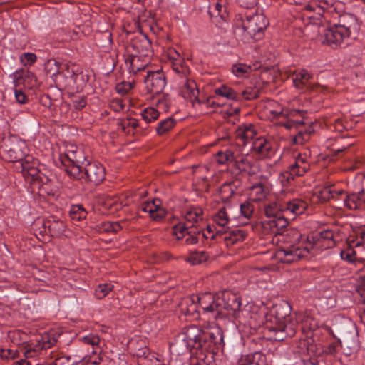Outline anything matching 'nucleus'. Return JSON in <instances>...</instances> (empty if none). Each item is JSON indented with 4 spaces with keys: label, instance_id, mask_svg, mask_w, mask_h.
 Returning <instances> with one entry per match:
<instances>
[{
    "label": "nucleus",
    "instance_id": "nucleus-1",
    "mask_svg": "<svg viewBox=\"0 0 365 365\" xmlns=\"http://www.w3.org/2000/svg\"><path fill=\"white\" fill-rule=\"evenodd\" d=\"M0 153L6 160L17 163L16 168L30 185L32 193L43 197L51 193V180L48 171L43 172L38 160L28 154L25 141L16 135L5 138L0 144Z\"/></svg>",
    "mask_w": 365,
    "mask_h": 365
},
{
    "label": "nucleus",
    "instance_id": "nucleus-2",
    "mask_svg": "<svg viewBox=\"0 0 365 365\" xmlns=\"http://www.w3.org/2000/svg\"><path fill=\"white\" fill-rule=\"evenodd\" d=\"M342 7L341 4L336 15H330L327 19H322L321 24L315 25L322 43L337 46L359 30L354 15L349 13L340 14Z\"/></svg>",
    "mask_w": 365,
    "mask_h": 365
},
{
    "label": "nucleus",
    "instance_id": "nucleus-3",
    "mask_svg": "<svg viewBox=\"0 0 365 365\" xmlns=\"http://www.w3.org/2000/svg\"><path fill=\"white\" fill-rule=\"evenodd\" d=\"M269 24L263 14H238L233 19L234 34L242 42L250 43L262 39Z\"/></svg>",
    "mask_w": 365,
    "mask_h": 365
},
{
    "label": "nucleus",
    "instance_id": "nucleus-4",
    "mask_svg": "<svg viewBox=\"0 0 365 365\" xmlns=\"http://www.w3.org/2000/svg\"><path fill=\"white\" fill-rule=\"evenodd\" d=\"M334 233L331 230H324L313 233L307 237L304 247H292L287 252H280L279 255L284 257L287 262H297L307 258L312 250H327L335 246Z\"/></svg>",
    "mask_w": 365,
    "mask_h": 365
},
{
    "label": "nucleus",
    "instance_id": "nucleus-5",
    "mask_svg": "<svg viewBox=\"0 0 365 365\" xmlns=\"http://www.w3.org/2000/svg\"><path fill=\"white\" fill-rule=\"evenodd\" d=\"M296 4H306L302 20L306 26L319 25L322 19L336 15L341 2L334 0H293Z\"/></svg>",
    "mask_w": 365,
    "mask_h": 365
},
{
    "label": "nucleus",
    "instance_id": "nucleus-6",
    "mask_svg": "<svg viewBox=\"0 0 365 365\" xmlns=\"http://www.w3.org/2000/svg\"><path fill=\"white\" fill-rule=\"evenodd\" d=\"M224 336L219 327H211L202 334V351H198L197 365H215V355L224 346Z\"/></svg>",
    "mask_w": 365,
    "mask_h": 365
},
{
    "label": "nucleus",
    "instance_id": "nucleus-7",
    "mask_svg": "<svg viewBox=\"0 0 365 365\" xmlns=\"http://www.w3.org/2000/svg\"><path fill=\"white\" fill-rule=\"evenodd\" d=\"M290 311L291 308L287 304L275 307V325L270 329V331L274 332L275 341H281L287 336H294L297 324L292 321Z\"/></svg>",
    "mask_w": 365,
    "mask_h": 365
},
{
    "label": "nucleus",
    "instance_id": "nucleus-8",
    "mask_svg": "<svg viewBox=\"0 0 365 365\" xmlns=\"http://www.w3.org/2000/svg\"><path fill=\"white\" fill-rule=\"evenodd\" d=\"M270 113L274 118H284L286 119L285 122H280L287 129L290 130L293 128L297 129V134L294 135L293 142L294 144L303 145L308 141L310 138V135L313 130L311 128H303L304 124L303 120L293 119V117L300 115L299 110H289L287 109L279 108L270 110Z\"/></svg>",
    "mask_w": 365,
    "mask_h": 365
},
{
    "label": "nucleus",
    "instance_id": "nucleus-9",
    "mask_svg": "<svg viewBox=\"0 0 365 365\" xmlns=\"http://www.w3.org/2000/svg\"><path fill=\"white\" fill-rule=\"evenodd\" d=\"M61 69H59L53 79L56 85L63 89L74 90L82 87L85 83L82 71L74 63H62Z\"/></svg>",
    "mask_w": 365,
    "mask_h": 365
},
{
    "label": "nucleus",
    "instance_id": "nucleus-10",
    "mask_svg": "<svg viewBox=\"0 0 365 365\" xmlns=\"http://www.w3.org/2000/svg\"><path fill=\"white\" fill-rule=\"evenodd\" d=\"M55 343L54 339H51L48 336H41L40 339H36V343L28 344L24 349L21 350L26 359L16 361L12 365H43L41 363L34 364L29 359L41 357L45 354L46 349L52 347Z\"/></svg>",
    "mask_w": 365,
    "mask_h": 365
},
{
    "label": "nucleus",
    "instance_id": "nucleus-11",
    "mask_svg": "<svg viewBox=\"0 0 365 365\" xmlns=\"http://www.w3.org/2000/svg\"><path fill=\"white\" fill-rule=\"evenodd\" d=\"M310 168V152L298 153L294 156V161L288 166L287 170L282 173L279 180L285 186L293 180L296 176H302Z\"/></svg>",
    "mask_w": 365,
    "mask_h": 365
},
{
    "label": "nucleus",
    "instance_id": "nucleus-12",
    "mask_svg": "<svg viewBox=\"0 0 365 365\" xmlns=\"http://www.w3.org/2000/svg\"><path fill=\"white\" fill-rule=\"evenodd\" d=\"M173 233L178 240H183V243L187 245L197 244L200 238L202 240L209 237L203 231L195 230L192 226L182 223L174 226Z\"/></svg>",
    "mask_w": 365,
    "mask_h": 365
},
{
    "label": "nucleus",
    "instance_id": "nucleus-13",
    "mask_svg": "<svg viewBox=\"0 0 365 365\" xmlns=\"http://www.w3.org/2000/svg\"><path fill=\"white\" fill-rule=\"evenodd\" d=\"M279 240L283 241L287 243V245L284 247H282L277 252V259L282 263H292L293 262H287L284 260V257H281L279 255L280 252H287L289 250H291L292 247H304L307 242V238L302 237L300 232L296 230H286L285 233H283V231L281 232V235Z\"/></svg>",
    "mask_w": 365,
    "mask_h": 365
},
{
    "label": "nucleus",
    "instance_id": "nucleus-14",
    "mask_svg": "<svg viewBox=\"0 0 365 365\" xmlns=\"http://www.w3.org/2000/svg\"><path fill=\"white\" fill-rule=\"evenodd\" d=\"M146 73L144 83L148 92L153 95L160 94L167 83L165 73L161 69L154 71H148Z\"/></svg>",
    "mask_w": 365,
    "mask_h": 365
},
{
    "label": "nucleus",
    "instance_id": "nucleus-15",
    "mask_svg": "<svg viewBox=\"0 0 365 365\" xmlns=\"http://www.w3.org/2000/svg\"><path fill=\"white\" fill-rule=\"evenodd\" d=\"M233 167L239 173H244L250 176L259 171L258 163L252 157L243 154L240 150Z\"/></svg>",
    "mask_w": 365,
    "mask_h": 365
},
{
    "label": "nucleus",
    "instance_id": "nucleus-16",
    "mask_svg": "<svg viewBox=\"0 0 365 365\" xmlns=\"http://www.w3.org/2000/svg\"><path fill=\"white\" fill-rule=\"evenodd\" d=\"M179 89L180 95L190 101L193 106L200 102V91L196 82L191 78H186L179 82Z\"/></svg>",
    "mask_w": 365,
    "mask_h": 365
},
{
    "label": "nucleus",
    "instance_id": "nucleus-17",
    "mask_svg": "<svg viewBox=\"0 0 365 365\" xmlns=\"http://www.w3.org/2000/svg\"><path fill=\"white\" fill-rule=\"evenodd\" d=\"M288 225V221L284 217H277L271 219L264 220L261 222L262 232L264 235H281Z\"/></svg>",
    "mask_w": 365,
    "mask_h": 365
},
{
    "label": "nucleus",
    "instance_id": "nucleus-18",
    "mask_svg": "<svg viewBox=\"0 0 365 365\" xmlns=\"http://www.w3.org/2000/svg\"><path fill=\"white\" fill-rule=\"evenodd\" d=\"M84 175L86 180L98 185L105 179L106 171L102 164L91 162L84 168Z\"/></svg>",
    "mask_w": 365,
    "mask_h": 365
},
{
    "label": "nucleus",
    "instance_id": "nucleus-19",
    "mask_svg": "<svg viewBox=\"0 0 365 365\" xmlns=\"http://www.w3.org/2000/svg\"><path fill=\"white\" fill-rule=\"evenodd\" d=\"M86 160L83 150L77 146L69 145L63 154L60 155L62 165H81Z\"/></svg>",
    "mask_w": 365,
    "mask_h": 365
},
{
    "label": "nucleus",
    "instance_id": "nucleus-20",
    "mask_svg": "<svg viewBox=\"0 0 365 365\" xmlns=\"http://www.w3.org/2000/svg\"><path fill=\"white\" fill-rule=\"evenodd\" d=\"M139 210L148 212L150 217L155 221L161 220L166 215L165 210L161 207V201L157 198L151 201L143 202L139 206Z\"/></svg>",
    "mask_w": 365,
    "mask_h": 365
},
{
    "label": "nucleus",
    "instance_id": "nucleus-21",
    "mask_svg": "<svg viewBox=\"0 0 365 365\" xmlns=\"http://www.w3.org/2000/svg\"><path fill=\"white\" fill-rule=\"evenodd\" d=\"M240 148L239 145H231L227 148H223L215 155V160L220 165L235 164Z\"/></svg>",
    "mask_w": 365,
    "mask_h": 365
},
{
    "label": "nucleus",
    "instance_id": "nucleus-22",
    "mask_svg": "<svg viewBox=\"0 0 365 365\" xmlns=\"http://www.w3.org/2000/svg\"><path fill=\"white\" fill-rule=\"evenodd\" d=\"M344 205L350 210L365 209V191L363 190L358 193L341 195Z\"/></svg>",
    "mask_w": 365,
    "mask_h": 365
},
{
    "label": "nucleus",
    "instance_id": "nucleus-23",
    "mask_svg": "<svg viewBox=\"0 0 365 365\" xmlns=\"http://www.w3.org/2000/svg\"><path fill=\"white\" fill-rule=\"evenodd\" d=\"M222 299L225 302V312L227 313V315L232 312L234 316L238 317L242 306L240 297L235 294L225 291L222 293Z\"/></svg>",
    "mask_w": 365,
    "mask_h": 365
},
{
    "label": "nucleus",
    "instance_id": "nucleus-24",
    "mask_svg": "<svg viewBox=\"0 0 365 365\" xmlns=\"http://www.w3.org/2000/svg\"><path fill=\"white\" fill-rule=\"evenodd\" d=\"M195 297L196 295H192L182 300L180 304V309L182 314L194 318L199 317L200 309Z\"/></svg>",
    "mask_w": 365,
    "mask_h": 365
},
{
    "label": "nucleus",
    "instance_id": "nucleus-25",
    "mask_svg": "<svg viewBox=\"0 0 365 365\" xmlns=\"http://www.w3.org/2000/svg\"><path fill=\"white\" fill-rule=\"evenodd\" d=\"M225 306L222 297L213 294L211 302L209 303L208 310L205 311V314H211L214 318H222L227 315L225 312Z\"/></svg>",
    "mask_w": 365,
    "mask_h": 365
},
{
    "label": "nucleus",
    "instance_id": "nucleus-26",
    "mask_svg": "<svg viewBox=\"0 0 365 365\" xmlns=\"http://www.w3.org/2000/svg\"><path fill=\"white\" fill-rule=\"evenodd\" d=\"M237 365H268L267 359L261 351L242 355L237 360Z\"/></svg>",
    "mask_w": 365,
    "mask_h": 365
},
{
    "label": "nucleus",
    "instance_id": "nucleus-27",
    "mask_svg": "<svg viewBox=\"0 0 365 365\" xmlns=\"http://www.w3.org/2000/svg\"><path fill=\"white\" fill-rule=\"evenodd\" d=\"M307 207V202L302 199L294 198L284 203L283 210L295 216L304 213Z\"/></svg>",
    "mask_w": 365,
    "mask_h": 365
},
{
    "label": "nucleus",
    "instance_id": "nucleus-28",
    "mask_svg": "<svg viewBox=\"0 0 365 365\" xmlns=\"http://www.w3.org/2000/svg\"><path fill=\"white\" fill-rule=\"evenodd\" d=\"M44 227L48 228L53 237H60L63 235L66 231V224L63 221L51 217L50 219L44 222Z\"/></svg>",
    "mask_w": 365,
    "mask_h": 365
},
{
    "label": "nucleus",
    "instance_id": "nucleus-29",
    "mask_svg": "<svg viewBox=\"0 0 365 365\" xmlns=\"http://www.w3.org/2000/svg\"><path fill=\"white\" fill-rule=\"evenodd\" d=\"M269 192L268 187L262 182L252 185L250 189V198L252 201L257 202L264 200Z\"/></svg>",
    "mask_w": 365,
    "mask_h": 365
},
{
    "label": "nucleus",
    "instance_id": "nucleus-30",
    "mask_svg": "<svg viewBox=\"0 0 365 365\" xmlns=\"http://www.w3.org/2000/svg\"><path fill=\"white\" fill-rule=\"evenodd\" d=\"M238 181L226 182L220 187V195L222 201L229 200L237 192Z\"/></svg>",
    "mask_w": 365,
    "mask_h": 365
},
{
    "label": "nucleus",
    "instance_id": "nucleus-31",
    "mask_svg": "<svg viewBox=\"0 0 365 365\" xmlns=\"http://www.w3.org/2000/svg\"><path fill=\"white\" fill-rule=\"evenodd\" d=\"M247 233L242 229H235L224 236L227 246L233 245L245 240Z\"/></svg>",
    "mask_w": 365,
    "mask_h": 365
},
{
    "label": "nucleus",
    "instance_id": "nucleus-32",
    "mask_svg": "<svg viewBox=\"0 0 365 365\" xmlns=\"http://www.w3.org/2000/svg\"><path fill=\"white\" fill-rule=\"evenodd\" d=\"M171 68L181 80L189 78L190 70L183 58H178V61L171 62Z\"/></svg>",
    "mask_w": 365,
    "mask_h": 365
},
{
    "label": "nucleus",
    "instance_id": "nucleus-33",
    "mask_svg": "<svg viewBox=\"0 0 365 365\" xmlns=\"http://www.w3.org/2000/svg\"><path fill=\"white\" fill-rule=\"evenodd\" d=\"M344 194L343 190H336L333 186H327L322 188L318 193V198L322 202H326L331 198H335Z\"/></svg>",
    "mask_w": 365,
    "mask_h": 365
},
{
    "label": "nucleus",
    "instance_id": "nucleus-34",
    "mask_svg": "<svg viewBox=\"0 0 365 365\" xmlns=\"http://www.w3.org/2000/svg\"><path fill=\"white\" fill-rule=\"evenodd\" d=\"M203 211L200 207H191L185 211V219L188 226L193 227V223L202 220Z\"/></svg>",
    "mask_w": 365,
    "mask_h": 365
},
{
    "label": "nucleus",
    "instance_id": "nucleus-35",
    "mask_svg": "<svg viewBox=\"0 0 365 365\" xmlns=\"http://www.w3.org/2000/svg\"><path fill=\"white\" fill-rule=\"evenodd\" d=\"M256 133L254 126L252 124L241 126L237 132V138L242 141L244 144L247 143L250 140H252Z\"/></svg>",
    "mask_w": 365,
    "mask_h": 365
},
{
    "label": "nucleus",
    "instance_id": "nucleus-36",
    "mask_svg": "<svg viewBox=\"0 0 365 365\" xmlns=\"http://www.w3.org/2000/svg\"><path fill=\"white\" fill-rule=\"evenodd\" d=\"M140 57L138 56H129L125 60V64L130 73L137 74L138 72L145 71L146 65L140 63Z\"/></svg>",
    "mask_w": 365,
    "mask_h": 365
},
{
    "label": "nucleus",
    "instance_id": "nucleus-37",
    "mask_svg": "<svg viewBox=\"0 0 365 365\" xmlns=\"http://www.w3.org/2000/svg\"><path fill=\"white\" fill-rule=\"evenodd\" d=\"M311 78L312 75L307 71L300 70L294 73L293 83L297 88L303 89Z\"/></svg>",
    "mask_w": 365,
    "mask_h": 365
},
{
    "label": "nucleus",
    "instance_id": "nucleus-38",
    "mask_svg": "<svg viewBox=\"0 0 365 365\" xmlns=\"http://www.w3.org/2000/svg\"><path fill=\"white\" fill-rule=\"evenodd\" d=\"M209 257V254L205 251H194L188 255L186 261L192 265H198L206 262Z\"/></svg>",
    "mask_w": 365,
    "mask_h": 365
},
{
    "label": "nucleus",
    "instance_id": "nucleus-39",
    "mask_svg": "<svg viewBox=\"0 0 365 365\" xmlns=\"http://www.w3.org/2000/svg\"><path fill=\"white\" fill-rule=\"evenodd\" d=\"M253 149L262 155H267L272 150L271 143L265 138H259L253 143Z\"/></svg>",
    "mask_w": 365,
    "mask_h": 365
},
{
    "label": "nucleus",
    "instance_id": "nucleus-40",
    "mask_svg": "<svg viewBox=\"0 0 365 365\" xmlns=\"http://www.w3.org/2000/svg\"><path fill=\"white\" fill-rule=\"evenodd\" d=\"M212 220L218 225L222 227H226L230 221V215L227 208L223 207L212 215Z\"/></svg>",
    "mask_w": 365,
    "mask_h": 365
},
{
    "label": "nucleus",
    "instance_id": "nucleus-41",
    "mask_svg": "<svg viewBox=\"0 0 365 365\" xmlns=\"http://www.w3.org/2000/svg\"><path fill=\"white\" fill-rule=\"evenodd\" d=\"M215 93L220 96L226 98L227 99L233 100V101H240V95L239 93L236 92L232 88L222 85L218 88L215 90Z\"/></svg>",
    "mask_w": 365,
    "mask_h": 365
},
{
    "label": "nucleus",
    "instance_id": "nucleus-42",
    "mask_svg": "<svg viewBox=\"0 0 365 365\" xmlns=\"http://www.w3.org/2000/svg\"><path fill=\"white\" fill-rule=\"evenodd\" d=\"M127 222L126 220L118 222H104L102 223V229L106 232L117 233L127 227Z\"/></svg>",
    "mask_w": 365,
    "mask_h": 365
},
{
    "label": "nucleus",
    "instance_id": "nucleus-43",
    "mask_svg": "<svg viewBox=\"0 0 365 365\" xmlns=\"http://www.w3.org/2000/svg\"><path fill=\"white\" fill-rule=\"evenodd\" d=\"M118 127L121 128V130L127 133H130L131 132L130 129H135L137 128H143L142 123H140L135 118H125L122 119L120 122L118 123ZM145 129V128H144Z\"/></svg>",
    "mask_w": 365,
    "mask_h": 365
},
{
    "label": "nucleus",
    "instance_id": "nucleus-44",
    "mask_svg": "<svg viewBox=\"0 0 365 365\" xmlns=\"http://www.w3.org/2000/svg\"><path fill=\"white\" fill-rule=\"evenodd\" d=\"M176 121L174 118L169 117L161 120L156 127V132L159 135H163L171 130L175 125Z\"/></svg>",
    "mask_w": 365,
    "mask_h": 365
},
{
    "label": "nucleus",
    "instance_id": "nucleus-45",
    "mask_svg": "<svg viewBox=\"0 0 365 365\" xmlns=\"http://www.w3.org/2000/svg\"><path fill=\"white\" fill-rule=\"evenodd\" d=\"M158 98L157 99L156 104L159 109L163 110L164 112H169L173 106V99L168 93L158 94Z\"/></svg>",
    "mask_w": 365,
    "mask_h": 365
},
{
    "label": "nucleus",
    "instance_id": "nucleus-46",
    "mask_svg": "<svg viewBox=\"0 0 365 365\" xmlns=\"http://www.w3.org/2000/svg\"><path fill=\"white\" fill-rule=\"evenodd\" d=\"M69 215L73 220L80 221L87 216V211L81 205H73L69 210Z\"/></svg>",
    "mask_w": 365,
    "mask_h": 365
},
{
    "label": "nucleus",
    "instance_id": "nucleus-47",
    "mask_svg": "<svg viewBox=\"0 0 365 365\" xmlns=\"http://www.w3.org/2000/svg\"><path fill=\"white\" fill-rule=\"evenodd\" d=\"M66 173L72 178L80 180L84 178V171L81 169V165L71 164V165H63Z\"/></svg>",
    "mask_w": 365,
    "mask_h": 365
},
{
    "label": "nucleus",
    "instance_id": "nucleus-48",
    "mask_svg": "<svg viewBox=\"0 0 365 365\" xmlns=\"http://www.w3.org/2000/svg\"><path fill=\"white\" fill-rule=\"evenodd\" d=\"M141 117L145 123H150L159 117V112L154 108L148 107L141 111Z\"/></svg>",
    "mask_w": 365,
    "mask_h": 365
},
{
    "label": "nucleus",
    "instance_id": "nucleus-49",
    "mask_svg": "<svg viewBox=\"0 0 365 365\" xmlns=\"http://www.w3.org/2000/svg\"><path fill=\"white\" fill-rule=\"evenodd\" d=\"M212 293L205 292L198 295H196V300L198 302L200 309L202 310L203 314H205V311L208 310L209 303L211 302Z\"/></svg>",
    "mask_w": 365,
    "mask_h": 365
},
{
    "label": "nucleus",
    "instance_id": "nucleus-50",
    "mask_svg": "<svg viewBox=\"0 0 365 365\" xmlns=\"http://www.w3.org/2000/svg\"><path fill=\"white\" fill-rule=\"evenodd\" d=\"M252 70L250 65L242 63L234 64L232 67V72L237 77H242L245 74L250 73Z\"/></svg>",
    "mask_w": 365,
    "mask_h": 365
},
{
    "label": "nucleus",
    "instance_id": "nucleus-51",
    "mask_svg": "<svg viewBox=\"0 0 365 365\" xmlns=\"http://www.w3.org/2000/svg\"><path fill=\"white\" fill-rule=\"evenodd\" d=\"M61 63L55 59H49L45 64V70L48 73L51 74L54 79L56 75L59 72V69H61Z\"/></svg>",
    "mask_w": 365,
    "mask_h": 365
},
{
    "label": "nucleus",
    "instance_id": "nucleus-52",
    "mask_svg": "<svg viewBox=\"0 0 365 365\" xmlns=\"http://www.w3.org/2000/svg\"><path fill=\"white\" fill-rule=\"evenodd\" d=\"M113 289V285L112 284H100L95 289V296L97 299H101L107 296Z\"/></svg>",
    "mask_w": 365,
    "mask_h": 365
},
{
    "label": "nucleus",
    "instance_id": "nucleus-53",
    "mask_svg": "<svg viewBox=\"0 0 365 365\" xmlns=\"http://www.w3.org/2000/svg\"><path fill=\"white\" fill-rule=\"evenodd\" d=\"M279 208L277 203H269L264 206V214L267 219L277 217H284L281 213L279 212Z\"/></svg>",
    "mask_w": 365,
    "mask_h": 365
},
{
    "label": "nucleus",
    "instance_id": "nucleus-54",
    "mask_svg": "<svg viewBox=\"0 0 365 365\" xmlns=\"http://www.w3.org/2000/svg\"><path fill=\"white\" fill-rule=\"evenodd\" d=\"M302 328L303 329L304 331H314L319 327L317 321L314 318L309 317V315H306L304 317L302 321Z\"/></svg>",
    "mask_w": 365,
    "mask_h": 365
},
{
    "label": "nucleus",
    "instance_id": "nucleus-55",
    "mask_svg": "<svg viewBox=\"0 0 365 365\" xmlns=\"http://www.w3.org/2000/svg\"><path fill=\"white\" fill-rule=\"evenodd\" d=\"M259 89L256 87H247L246 88L240 95V99L243 98L245 100H252L259 96Z\"/></svg>",
    "mask_w": 365,
    "mask_h": 365
},
{
    "label": "nucleus",
    "instance_id": "nucleus-56",
    "mask_svg": "<svg viewBox=\"0 0 365 365\" xmlns=\"http://www.w3.org/2000/svg\"><path fill=\"white\" fill-rule=\"evenodd\" d=\"M240 210L242 216L250 219L254 212V206L250 202L245 201L240 205Z\"/></svg>",
    "mask_w": 365,
    "mask_h": 365
},
{
    "label": "nucleus",
    "instance_id": "nucleus-57",
    "mask_svg": "<svg viewBox=\"0 0 365 365\" xmlns=\"http://www.w3.org/2000/svg\"><path fill=\"white\" fill-rule=\"evenodd\" d=\"M20 351L16 349H1L0 357L3 359H16L19 356Z\"/></svg>",
    "mask_w": 365,
    "mask_h": 365
},
{
    "label": "nucleus",
    "instance_id": "nucleus-58",
    "mask_svg": "<svg viewBox=\"0 0 365 365\" xmlns=\"http://www.w3.org/2000/svg\"><path fill=\"white\" fill-rule=\"evenodd\" d=\"M37 60V56L33 53H24L20 56V61L24 66H31Z\"/></svg>",
    "mask_w": 365,
    "mask_h": 365
},
{
    "label": "nucleus",
    "instance_id": "nucleus-59",
    "mask_svg": "<svg viewBox=\"0 0 365 365\" xmlns=\"http://www.w3.org/2000/svg\"><path fill=\"white\" fill-rule=\"evenodd\" d=\"M81 340L85 344L91 345L93 348L98 346L100 343L98 336L92 334L83 336Z\"/></svg>",
    "mask_w": 365,
    "mask_h": 365
},
{
    "label": "nucleus",
    "instance_id": "nucleus-60",
    "mask_svg": "<svg viewBox=\"0 0 365 365\" xmlns=\"http://www.w3.org/2000/svg\"><path fill=\"white\" fill-rule=\"evenodd\" d=\"M340 255L343 260L348 262H354L356 259V252L351 248L342 250Z\"/></svg>",
    "mask_w": 365,
    "mask_h": 365
},
{
    "label": "nucleus",
    "instance_id": "nucleus-61",
    "mask_svg": "<svg viewBox=\"0 0 365 365\" xmlns=\"http://www.w3.org/2000/svg\"><path fill=\"white\" fill-rule=\"evenodd\" d=\"M29 75V71H26L24 69L16 71L12 75V78L14 82L15 83V85L16 86L17 84H21L22 83L23 78L24 77L28 76Z\"/></svg>",
    "mask_w": 365,
    "mask_h": 365
},
{
    "label": "nucleus",
    "instance_id": "nucleus-62",
    "mask_svg": "<svg viewBox=\"0 0 365 365\" xmlns=\"http://www.w3.org/2000/svg\"><path fill=\"white\" fill-rule=\"evenodd\" d=\"M204 106L206 108H217L220 106V104L215 102L212 98H200V102L196 103V106Z\"/></svg>",
    "mask_w": 365,
    "mask_h": 365
},
{
    "label": "nucleus",
    "instance_id": "nucleus-63",
    "mask_svg": "<svg viewBox=\"0 0 365 365\" xmlns=\"http://www.w3.org/2000/svg\"><path fill=\"white\" fill-rule=\"evenodd\" d=\"M125 104L124 103L123 100L120 98L113 99L110 103V108L115 112H120L124 110Z\"/></svg>",
    "mask_w": 365,
    "mask_h": 365
},
{
    "label": "nucleus",
    "instance_id": "nucleus-64",
    "mask_svg": "<svg viewBox=\"0 0 365 365\" xmlns=\"http://www.w3.org/2000/svg\"><path fill=\"white\" fill-rule=\"evenodd\" d=\"M73 106L76 110H82L87 104V101L84 96H78L72 100Z\"/></svg>",
    "mask_w": 365,
    "mask_h": 365
}]
</instances>
